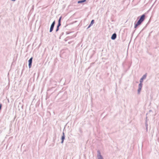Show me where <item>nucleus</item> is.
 Here are the masks:
<instances>
[{
	"label": "nucleus",
	"mask_w": 159,
	"mask_h": 159,
	"mask_svg": "<svg viewBox=\"0 0 159 159\" xmlns=\"http://www.w3.org/2000/svg\"><path fill=\"white\" fill-rule=\"evenodd\" d=\"M59 27H57V28L56 30V32H57L59 30Z\"/></svg>",
	"instance_id": "2eb2a0df"
},
{
	"label": "nucleus",
	"mask_w": 159,
	"mask_h": 159,
	"mask_svg": "<svg viewBox=\"0 0 159 159\" xmlns=\"http://www.w3.org/2000/svg\"><path fill=\"white\" fill-rule=\"evenodd\" d=\"M86 1V0H80L78 1V3H82Z\"/></svg>",
	"instance_id": "6e6552de"
},
{
	"label": "nucleus",
	"mask_w": 159,
	"mask_h": 159,
	"mask_svg": "<svg viewBox=\"0 0 159 159\" xmlns=\"http://www.w3.org/2000/svg\"><path fill=\"white\" fill-rule=\"evenodd\" d=\"M61 23L58 22L57 27H59L61 26Z\"/></svg>",
	"instance_id": "4468645a"
},
{
	"label": "nucleus",
	"mask_w": 159,
	"mask_h": 159,
	"mask_svg": "<svg viewBox=\"0 0 159 159\" xmlns=\"http://www.w3.org/2000/svg\"><path fill=\"white\" fill-rule=\"evenodd\" d=\"M147 117H146V119H147ZM145 126H146V131H148V124L147 123V120H146V123H145Z\"/></svg>",
	"instance_id": "9d476101"
},
{
	"label": "nucleus",
	"mask_w": 159,
	"mask_h": 159,
	"mask_svg": "<svg viewBox=\"0 0 159 159\" xmlns=\"http://www.w3.org/2000/svg\"><path fill=\"white\" fill-rule=\"evenodd\" d=\"M97 157L98 159H104L102 156L101 155L100 151L99 150L97 151Z\"/></svg>",
	"instance_id": "f03ea898"
},
{
	"label": "nucleus",
	"mask_w": 159,
	"mask_h": 159,
	"mask_svg": "<svg viewBox=\"0 0 159 159\" xmlns=\"http://www.w3.org/2000/svg\"><path fill=\"white\" fill-rule=\"evenodd\" d=\"M145 17V15L144 14H143L140 16V18L137 22L136 23L135 22L134 23V28H136L139 25L141 24L144 20Z\"/></svg>",
	"instance_id": "f257e3e1"
},
{
	"label": "nucleus",
	"mask_w": 159,
	"mask_h": 159,
	"mask_svg": "<svg viewBox=\"0 0 159 159\" xmlns=\"http://www.w3.org/2000/svg\"><path fill=\"white\" fill-rule=\"evenodd\" d=\"M135 31V30H134V32H133V33H134V32Z\"/></svg>",
	"instance_id": "a211bd4d"
},
{
	"label": "nucleus",
	"mask_w": 159,
	"mask_h": 159,
	"mask_svg": "<svg viewBox=\"0 0 159 159\" xmlns=\"http://www.w3.org/2000/svg\"><path fill=\"white\" fill-rule=\"evenodd\" d=\"M147 77V74H145L144 75H143V76L142 77V78L140 79V82H141L142 83V82L143 81V80L145 79Z\"/></svg>",
	"instance_id": "39448f33"
},
{
	"label": "nucleus",
	"mask_w": 159,
	"mask_h": 159,
	"mask_svg": "<svg viewBox=\"0 0 159 159\" xmlns=\"http://www.w3.org/2000/svg\"><path fill=\"white\" fill-rule=\"evenodd\" d=\"M11 1H13V2H15V1H16V0H11Z\"/></svg>",
	"instance_id": "f3484780"
},
{
	"label": "nucleus",
	"mask_w": 159,
	"mask_h": 159,
	"mask_svg": "<svg viewBox=\"0 0 159 159\" xmlns=\"http://www.w3.org/2000/svg\"><path fill=\"white\" fill-rule=\"evenodd\" d=\"M116 33H114L112 34L111 37V39L112 40H114L116 38Z\"/></svg>",
	"instance_id": "0eeeda50"
},
{
	"label": "nucleus",
	"mask_w": 159,
	"mask_h": 159,
	"mask_svg": "<svg viewBox=\"0 0 159 159\" xmlns=\"http://www.w3.org/2000/svg\"><path fill=\"white\" fill-rule=\"evenodd\" d=\"M55 21L54 20V21H53L52 22V23L51 25V26L50 27V30H49V32L50 33L52 32V31H53L55 25Z\"/></svg>",
	"instance_id": "7ed1b4c3"
},
{
	"label": "nucleus",
	"mask_w": 159,
	"mask_h": 159,
	"mask_svg": "<svg viewBox=\"0 0 159 159\" xmlns=\"http://www.w3.org/2000/svg\"><path fill=\"white\" fill-rule=\"evenodd\" d=\"M65 133H64V132H62V135L61 137V143H63L64 141L65 140Z\"/></svg>",
	"instance_id": "423d86ee"
},
{
	"label": "nucleus",
	"mask_w": 159,
	"mask_h": 159,
	"mask_svg": "<svg viewBox=\"0 0 159 159\" xmlns=\"http://www.w3.org/2000/svg\"><path fill=\"white\" fill-rule=\"evenodd\" d=\"M94 23V20H92L90 22V24L91 25H92Z\"/></svg>",
	"instance_id": "9b49d317"
},
{
	"label": "nucleus",
	"mask_w": 159,
	"mask_h": 159,
	"mask_svg": "<svg viewBox=\"0 0 159 159\" xmlns=\"http://www.w3.org/2000/svg\"><path fill=\"white\" fill-rule=\"evenodd\" d=\"M33 57H31L28 61V66L29 68L31 67L32 63Z\"/></svg>",
	"instance_id": "20e7f679"
},
{
	"label": "nucleus",
	"mask_w": 159,
	"mask_h": 159,
	"mask_svg": "<svg viewBox=\"0 0 159 159\" xmlns=\"http://www.w3.org/2000/svg\"><path fill=\"white\" fill-rule=\"evenodd\" d=\"M142 89H140V88H138V94H139L140 93V92L141 91V90Z\"/></svg>",
	"instance_id": "f8f14e48"
},
{
	"label": "nucleus",
	"mask_w": 159,
	"mask_h": 159,
	"mask_svg": "<svg viewBox=\"0 0 159 159\" xmlns=\"http://www.w3.org/2000/svg\"><path fill=\"white\" fill-rule=\"evenodd\" d=\"M142 85H143L142 83L141 82H140V83L139 84V85H138L139 88L142 89Z\"/></svg>",
	"instance_id": "1a4fd4ad"
},
{
	"label": "nucleus",
	"mask_w": 159,
	"mask_h": 159,
	"mask_svg": "<svg viewBox=\"0 0 159 159\" xmlns=\"http://www.w3.org/2000/svg\"><path fill=\"white\" fill-rule=\"evenodd\" d=\"M61 18H62L61 16H60L59 17V18L58 19V22L61 23Z\"/></svg>",
	"instance_id": "ddd939ff"
},
{
	"label": "nucleus",
	"mask_w": 159,
	"mask_h": 159,
	"mask_svg": "<svg viewBox=\"0 0 159 159\" xmlns=\"http://www.w3.org/2000/svg\"><path fill=\"white\" fill-rule=\"evenodd\" d=\"M92 25H91L90 24H89V26H88V28H87V29H88Z\"/></svg>",
	"instance_id": "dca6fc26"
},
{
	"label": "nucleus",
	"mask_w": 159,
	"mask_h": 159,
	"mask_svg": "<svg viewBox=\"0 0 159 159\" xmlns=\"http://www.w3.org/2000/svg\"><path fill=\"white\" fill-rule=\"evenodd\" d=\"M80 132H82L81 130H80Z\"/></svg>",
	"instance_id": "6ab92c4d"
}]
</instances>
